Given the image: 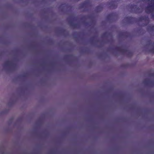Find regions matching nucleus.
<instances>
[{
	"mask_svg": "<svg viewBox=\"0 0 154 154\" xmlns=\"http://www.w3.org/2000/svg\"><path fill=\"white\" fill-rule=\"evenodd\" d=\"M153 0V1H154V0Z\"/></svg>",
	"mask_w": 154,
	"mask_h": 154,
	"instance_id": "nucleus-1",
	"label": "nucleus"
}]
</instances>
